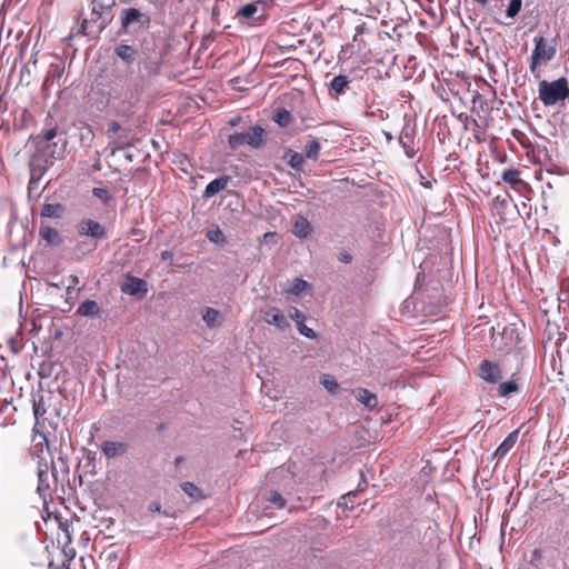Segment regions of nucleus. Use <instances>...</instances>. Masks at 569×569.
Instances as JSON below:
<instances>
[{
  "label": "nucleus",
  "mask_w": 569,
  "mask_h": 569,
  "mask_svg": "<svg viewBox=\"0 0 569 569\" xmlns=\"http://www.w3.org/2000/svg\"><path fill=\"white\" fill-rule=\"evenodd\" d=\"M305 159L306 158H305L303 153L290 151L288 164L296 170H301L302 166L305 163Z\"/></svg>",
  "instance_id": "cd10ccee"
},
{
  "label": "nucleus",
  "mask_w": 569,
  "mask_h": 569,
  "mask_svg": "<svg viewBox=\"0 0 569 569\" xmlns=\"http://www.w3.org/2000/svg\"><path fill=\"white\" fill-rule=\"evenodd\" d=\"M124 146H127L126 142H118L117 147L114 149H121L123 148Z\"/></svg>",
  "instance_id": "49530a36"
},
{
  "label": "nucleus",
  "mask_w": 569,
  "mask_h": 569,
  "mask_svg": "<svg viewBox=\"0 0 569 569\" xmlns=\"http://www.w3.org/2000/svg\"><path fill=\"white\" fill-rule=\"evenodd\" d=\"M349 79L345 74H338L332 78L329 83V93L331 97H339L345 94L347 89L349 88Z\"/></svg>",
  "instance_id": "ddd939ff"
},
{
  "label": "nucleus",
  "mask_w": 569,
  "mask_h": 569,
  "mask_svg": "<svg viewBox=\"0 0 569 569\" xmlns=\"http://www.w3.org/2000/svg\"><path fill=\"white\" fill-rule=\"evenodd\" d=\"M207 238L214 243H223L226 240L224 234L219 227L209 230Z\"/></svg>",
  "instance_id": "473e14b6"
},
{
  "label": "nucleus",
  "mask_w": 569,
  "mask_h": 569,
  "mask_svg": "<svg viewBox=\"0 0 569 569\" xmlns=\"http://www.w3.org/2000/svg\"><path fill=\"white\" fill-rule=\"evenodd\" d=\"M496 200H497V201H499V203H501V204H505V202H506V200H505V199L500 200V197H499V196L496 198Z\"/></svg>",
  "instance_id": "de8ad7c7"
},
{
  "label": "nucleus",
  "mask_w": 569,
  "mask_h": 569,
  "mask_svg": "<svg viewBox=\"0 0 569 569\" xmlns=\"http://www.w3.org/2000/svg\"><path fill=\"white\" fill-rule=\"evenodd\" d=\"M117 558H118V556H117V553H116V552H110V553H108V560H110V561H111L112 559L117 560Z\"/></svg>",
  "instance_id": "c03bdc74"
},
{
  "label": "nucleus",
  "mask_w": 569,
  "mask_h": 569,
  "mask_svg": "<svg viewBox=\"0 0 569 569\" xmlns=\"http://www.w3.org/2000/svg\"><path fill=\"white\" fill-rule=\"evenodd\" d=\"M29 452L37 468V491L43 501H46L48 497H51L52 485L58 482L59 476L61 475L63 479L64 476L68 475V467L63 459L59 458L60 471L58 470L50 453L48 438L39 429H33Z\"/></svg>",
  "instance_id": "f257e3e1"
},
{
  "label": "nucleus",
  "mask_w": 569,
  "mask_h": 569,
  "mask_svg": "<svg viewBox=\"0 0 569 569\" xmlns=\"http://www.w3.org/2000/svg\"><path fill=\"white\" fill-rule=\"evenodd\" d=\"M57 136V129L51 128L43 132L42 134H38L34 138V142L37 144L38 151L48 152L51 149L50 141L54 139Z\"/></svg>",
  "instance_id": "2eb2a0df"
},
{
  "label": "nucleus",
  "mask_w": 569,
  "mask_h": 569,
  "mask_svg": "<svg viewBox=\"0 0 569 569\" xmlns=\"http://www.w3.org/2000/svg\"><path fill=\"white\" fill-rule=\"evenodd\" d=\"M40 156L39 154H34V161L39 158Z\"/></svg>",
  "instance_id": "09e8293b"
},
{
  "label": "nucleus",
  "mask_w": 569,
  "mask_h": 569,
  "mask_svg": "<svg viewBox=\"0 0 569 569\" xmlns=\"http://www.w3.org/2000/svg\"><path fill=\"white\" fill-rule=\"evenodd\" d=\"M340 260L345 263H349L351 261V257L349 254H342Z\"/></svg>",
  "instance_id": "79ce46f5"
},
{
  "label": "nucleus",
  "mask_w": 569,
  "mask_h": 569,
  "mask_svg": "<svg viewBox=\"0 0 569 569\" xmlns=\"http://www.w3.org/2000/svg\"><path fill=\"white\" fill-rule=\"evenodd\" d=\"M320 383L323 386V388H326L330 393H335L337 392V390L339 389V383L338 381L336 380V378L331 375H328V373H323L321 377H320Z\"/></svg>",
  "instance_id": "bb28decb"
},
{
  "label": "nucleus",
  "mask_w": 569,
  "mask_h": 569,
  "mask_svg": "<svg viewBox=\"0 0 569 569\" xmlns=\"http://www.w3.org/2000/svg\"><path fill=\"white\" fill-rule=\"evenodd\" d=\"M263 134L264 130L260 126H254L246 132L231 134L228 142L232 149H237L243 144L259 148L263 143Z\"/></svg>",
  "instance_id": "20e7f679"
},
{
  "label": "nucleus",
  "mask_w": 569,
  "mask_h": 569,
  "mask_svg": "<svg viewBox=\"0 0 569 569\" xmlns=\"http://www.w3.org/2000/svg\"><path fill=\"white\" fill-rule=\"evenodd\" d=\"M519 389L517 380L511 379L509 381H505L499 385L498 387V393L502 397L509 396L513 392H517Z\"/></svg>",
  "instance_id": "a878e982"
},
{
  "label": "nucleus",
  "mask_w": 569,
  "mask_h": 569,
  "mask_svg": "<svg viewBox=\"0 0 569 569\" xmlns=\"http://www.w3.org/2000/svg\"><path fill=\"white\" fill-rule=\"evenodd\" d=\"M124 97L128 100V103L130 106L134 104L139 100V90H138V88L132 90V89H130V87H128Z\"/></svg>",
  "instance_id": "4c0bfd02"
},
{
  "label": "nucleus",
  "mask_w": 569,
  "mask_h": 569,
  "mask_svg": "<svg viewBox=\"0 0 569 569\" xmlns=\"http://www.w3.org/2000/svg\"><path fill=\"white\" fill-rule=\"evenodd\" d=\"M92 193L96 198L100 199L103 203L110 200L109 191L106 188H93Z\"/></svg>",
  "instance_id": "e433bc0d"
},
{
  "label": "nucleus",
  "mask_w": 569,
  "mask_h": 569,
  "mask_svg": "<svg viewBox=\"0 0 569 569\" xmlns=\"http://www.w3.org/2000/svg\"><path fill=\"white\" fill-rule=\"evenodd\" d=\"M260 2H251L243 6L236 14L239 20H250L252 19L259 11Z\"/></svg>",
  "instance_id": "5701e85b"
},
{
  "label": "nucleus",
  "mask_w": 569,
  "mask_h": 569,
  "mask_svg": "<svg viewBox=\"0 0 569 569\" xmlns=\"http://www.w3.org/2000/svg\"><path fill=\"white\" fill-rule=\"evenodd\" d=\"M201 318L206 326L210 329L217 328L222 325L223 317L218 309L206 307L201 311Z\"/></svg>",
  "instance_id": "9d476101"
},
{
  "label": "nucleus",
  "mask_w": 569,
  "mask_h": 569,
  "mask_svg": "<svg viewBox=\"0 0 569 569\" xmlns=\"http://www.w3.org/2000/svg\"><path fill=\"white\" fill-rule=\"evenodd\" d=\"M99 310L100 308L96 301L86 300L78 307L77 313L82 317H93L99 313Z\"/></svg>",
  "instance_id": "412c9836"
},
{
  "label": "nucleus",
  "mask_w": 569,
  "mask_h": 569,
  "mask_svg": "<svg viewBox=\"0 0 569 569\" xmlns=\"http://www.w3.org/2000/svg\"><path fill=\"white\" fill-rule=\"evenodd\" d=\"M149 511L151 512H160L161 511V505L160 502L158 501H152L149 507H148Z\"/></svg>",
  "instance_id": "a19ab883"
},
{
  "label": "nucleus",
  "mask_w": 569,
  "mask_h": 569,
  "mask_svg": "<svg viewBox=\"0 0 569 569\" xmlns=\"http://www.w3.org/2000/svg\"><path fill=\"white\" fill-rule=\"evenodd\" d=\"M522 1L521 0H510L508 8H507V16L509 18H515L520 9H521Z\"/></svg>",
  "instance_id": "f704fd0d"
},
{
  "label": "nucleus",
  "mask_w": 569,
  "mask_h": 569,
  "mask_svg": "<svg viewBox=\"0 0 569 569\" xmlns=\"http://www.w3.org/2000/svg\"><path fill=\"white\" fill-rule=\"evenodd\" d=\"M46 412L47 408L43 397H40L38 400H33V415L36 418V425L33 429H39L41 419H44Z\"/></svg>",
  "instance_id": "b1692460"
},
{
  "label": "nucleus",
  "mask_w": 569,
  "mask_h": 569,
  "mask_svg": "<svg viewBox=\"0 0 569 569\" xmlns=\"http://www.w3.org/2000/svg\"><path fill=\"white\" fill-rule=\"evenodd\" d=\"M78 232L81 236H88L94 239H101L104 237V228L94 220L84 219L78 224Z\"/></svg>",
  "instance_id": "39448f33"
},
{
  "label": "nucleus",
  "mask_w": 569,
  "mask_h": 569,
  "mask_svg": "<svg viewBox=\"0 0 569 569\" xmlns=\"http://www.w3.org/2000/svg\"><path fill=\"white\" fill-rule=\"evenodd\" d=\"M267 500L278 509L286 506V499L278 491H271Z\"/></svg>",
  "instance_id": "72a5a7b5"
},
{
  "label": "nucleus",
  "mask_w": 569,
  "mask_h": 569,
  "mask_svg": "<svg viewBox=\"0 0 569 569\" xmlns=\"http://www.w3.org/2000/svg\"><path fill=\"white\" fill-rule=\"evenodd\" d=\"M479 376L488 382H497L502 377L499 366L489 360L480 363Z\"/></svg>",
  "instance_id": "0eeeda50"
},
{
  "label": "nucleus",
  "mask_w": 569,
  "mask_h": 569,
  "mask_svg": "<svg viewBox=\"0 0 569 569\" xmlns=\"http://www.w3.org/2000/svg\"><path fill=\"white\" fill-rule=\"evenodd\" d=\"M311 231L312 228L308 219L303 216H298L293 226V234L300 239H306L310 236Z\"/></svg>",
  "instance_id": "f3484780"
},
{
  "label": "nucleus",
  "mask_w": 569,
  "mask_h": 569,
  "mask_svg": "<svg viewBox=\"0 0 569 569\" xmlns=\"http://www.w3.org/2000/svg\"><path fill=\"white\" fill-rule=\"evenodd\" d=\"M321 150L320 143L316 139H309L302 150L306 159L317 160Z\"/></svg>",
  "instance_id": "aec40b11"
},
{
  "label": "nucleus",
  "mask_w": 569,
  "mask_h": 569,
  "mask_svg": "<svg viewBox=\"0 0 569 569\" xmlns=\"http://www.w3.org/2000/svg\"><path fill=\"white\" fill-rule=\"evenodd\" d=\"M116 54L126 63H132L137 57V50L128 44H119L114 49Z\"/></svg>",
  "instance_id": "6ab92c4d"
},
{
  "label": "nucleus",
  "mask_w": 569,
  "mask_h": 569,
  "mask_svg": "<svg viewBox=\"0 0 569 569\" xmlns=\"http://www.w3.org/2000/svg\"><path fill=\"white\" fill-rule=\"evenodd\" d=\"M52 158H53L52 152H50V154L44 160L46 164H52Z\"/></svg>",
  "instance_id": "37998d69"
},
{
  "label": "nucleus",
  "mask_w": 569,
  "mask_h": 569,
  "mask_svg": "<svg viewBox=\"0 0 569 569\" xmlns=\"http://www.w3.org/2000/svg\"><path fill=\"white\" fill-rule=\"evenodd\" d=\"M356 400L362 403L367 409L375 410L378 407L377 396L366 388H357L352 390Z\"/></svg>",
  "instance_id": "6e6552de"
},
{
  "label": "nucleus",
  "mask_w": 569,
  "mask_h": 569,
  "mask_svg": "<svg viewBox=\"0 0 569 569\" xmlns=\"http://www.w3.org/2000/svg\"><path fill=\"white\" fill-rule=\"evenodd\" d=\"M538 94L540 101L545 106H553L569 97L568 80L563 77L555 80H542L538 87Z\"/></svg>",
  "instance_id": "f03ea898"
},
{
  "label": "nucleus",
  "mask_w": 569,
  "mask_h": 569,
  "mask_svg": "<svg viewBox=\"0 0 569 569\" xmlns=\"http://www.w3.org/2000/svg\"><path fill=\"white\" fill-rule=\"evenodd\" d=\"M273 120L280 126V127H287L291 121V114L288 110L281 109L279 110L274 117Z\"/></svg>",
  "instance_id": "c85d7f7f"
},
{
  "label": "nucleus",
  "mask_w": 569,
  "mask_h": 569,
  "mask_svg": "<svg viewBox=\"0 0 569 569\" xmlns=\"http://www.w3.org/2000/svg\"><path fill=\"white\" fill-rule=\"evenodd\" d=\"M64 212V207L59 203H44L40 210V216L43 218L59 219Z\"/></svg>",
  "instance_id": "a211bd4d"
},
{
  "label": "nucleus",
  "mask_w": 569,
  "mask_h": 569,
  "mask_svg": "<svg viewBox=\"0 0 569 569\" xmlns=\"http://www.w3.org/2000/svg\"><path fill=\"white\" fill-rule=\"evenodd\" d=\"M127 449L128 445L121 441H104L101 445V451L109 459L123 455Z\"/></svg>",
  "instance_id": "f8f14e48"
},
{
  "label": "nucleus",
  "mask_w": 569,
  "mask_h": 569,
  "mask_svg": "<svg viewBox=\"0 0 569 569\" xmlns=\"http://www.w3.org/2000/svg\"><path fill=\"white\" fill-rule=\"evenodd\" d=\"M263 320L280 330H284L290 326L282 311L276 307H269L263 310Z\"/></svg>",
  "instance_id": "423d86ee"
},
{
  "label": "nucleus",
  "mask_w": 569,
  "mask_h": 569,
  "mask_svg": "<svg viewBox=\"0 0 569 569\" xmlns=\"http://www.w3.org/2000/svg\"><path fill=\"white\" fill-rule=\"evenodd\" d=\"M120 131H121V126L118 121L109 122V124H108V134L109 136H114Z\"/></svg>",
  "instance_id": "ea45409f"
},
{
  "label": "nucleus",
  "mask_w": 569,
  "mask_h": 569,
  "mask_svg": "<svg viewBox=\"0 0 569 569\" xmlns=\"http://www.w3.org/2000/svg\"><path fill=\"white\" fill-rule=\"evenodd\" d=\"M502 180L510 184L520 182L519 171L517 169H507L502 172Z\"/></svg>",
  "instance_id": "7c9ffc66"
},
{
  "label": "nucleus",
  "mask_w": 569,
  "mask_h": 569,
  "mask_svg": "<svg viewBox=\"0 0 569 569\" xmlns=\"http://www.w3.org/2000/svg\"><path fill=\"white\" fill-rule=\"evenodd\" d=\"M229 180H230V178L224 176V177H220V178H217V179L210 181L204 189L203 197L211 198L214 194H217L218 192H220L221 190L226 189Z\"/></svg>",
  "instance_id": "dca6fc26"
},
{
  "label": "nucleus",
  "mask_w": 569,
  "mask_h": 569,
  "mask_svg": "<svg viewBox=\"0 0 569 569\" xmlns=\"http://www.w3.org/2000/svg\"><path fill=\"white\" fill-rule=\"evenodd\" d=\"M297 328H298V331L300 335H302L307 338H310V339H316V337H317L316 332L313 331V329L307 327L305 325V321L299 320Z\"/></svg>",
  "instance_id": "c9c22d12"
},
{
  "label": "nucleus",
  "mask_w": 569,
  "mask_h": 569,
  "mask_svg": "<svg viewBox=\"0 0 569 569\" xmlns=\"http://www.w3.org/2000/svg\"><path fill=\"white\" fill-rule=\"evenodd\" d=\"M307 288H308L307 281H305V280H302L300 278H296L293 280L292 286L287 290V292L292 293V295H300Z\"/></svg>",
  "instance_id": "2f4dec72"
},
{
  "label": "nucleus",
  "mask_w": 569,
  "mask_h": 569,
  "mask_svg": "<svg viewBox=\"0 0 569 569\" xmlns=\"http://www.w3.org/2000/svg\"><path fill=\"white\" fill-rule=\"evenodd\" d=\"M399 142L400 144L402 146V148L405 149L406 151V154L408 157H412L413 156V148H412V136L410 133L409 130H402L400 137H399Z\"/></svg>",
  "instance_id": "393cba45"
},
{
  "label": "nucleus",
  "mask_w": 569,
  "mask_h": 569,
  "mask_svg": "<svg viewBox=\"0 0 569 569\" xmlns=\"http://www.w3.org/2000/svg\"><path fill=\"white\" fill-rule=\"evenodd\" d=\"M121 290L126 295L134 296L138 293L147 292V283L144 280L130 277L128 280L121 286Z\"/></svg>",
  "instance_id": "9b49d317"
},
{
  "label": "nucleus",
  "mask_w": 569,
  "mask_h": 569,
  "mask_svg": "<svg viewBox=\"0 0 569 569\" xmlns=\"http://www.w3.org/2000/svg\"><path fill=\"white\" fill-rule=\"evenodd\" d=\"M274 237V233L273 232H267L264 233L263 238L264 240H270V238H273Z\"/></svg>",
  "instance_id": "a18cd8bd"
},
{
  "label": "nucleus",
  "mask_w": 569,
  "mask_h": 569,
  "mask_svg": "<svg viewBox=\"0 0 569 569\" xmlns=\"http://www.w3.org/2000/svg\"><path fill=\"white\" fill-rule=\"evenodd\" d=\"M39 234L49 244H58L60 242L59 232L49 226H41L39 229Z\"/></svg>",
  "instance_id": "4be33fe9"
},
{
  "label": "nucleus",
  "mask_w": 569,
  "mask_h": 569,
  "mask_svg": "<svg viewBox=\"0 0 569 569\" xmlns=\"http://www.w3.org/2000/svg\"><path fill=\"white\" fill-rule=\"evenodd\" d=\"M518 436L519 433L517 430L510 432L493 452V458L498 460L505 458L508 455V452L515 447L518 440Z\"/></svg>",
  "instance_id": "4468645a"
},
{
  "label": "nucleus",
  "mask_w": 569,
  "mask_h": 569,
  "mask_svg": "<svg viewBox=\"0 0 569 569\" xmlns=\"http://www.w3.org/2000/svg\"><path fill=\"white\" fill-rule=\"evenodd\" d=\"M289 317L296 321V325H298V321H305V315L297 308H292V310L289 312Z\"/></svg>",
  "instance_id": "58836bf2"
},
{
  "label": "nucleus",
  "mask_w": 569,
  "mask_h": 569,
  "mask_svg": "<svg viewBox=\"0 0 569 569\" xmlns=\"http://www.w3.org/2000/svg\"><path fill=\"white\" fill-rule=\"evenodd\" d=\"M121 26L123 29H129L132 24H142L143 14L136 8H126L121 11Z\"/></svg>",
  "instance_id": "1a4fd4ad"
},
{
  "label": "nucleus",
  "mask_w": 569,
  "mask_h": 569,
  "mask_svg": "<svg viewBox=\"0 0 569 569\" xmlns=\"http://www.w3.org/2000/svg\"><path fill=\"white\" fill-rule=\"evenodd\" d=\"M535 49L531 56L530 70L533 72L536 68L543 62L552 60L557 52V46L555 41L547 42L543 37H536Z\"/></svg>",
  "instance_id": "7ed1b4c3"
},
{
  "label": "nucleus",
  "mask_w": 569,
  "mask_h": 569,
  "mask_svg": "<svg viewBox=\"0 0 569 569\" xmlns=\"http://www.w3.org/2000/svg\"><path fill=\"white\" fill-rule=\"evenodd\" d=\"M181 488L189 497L193 499L201 498V491L194 483L187 481L181 485Z\"/></svg>",
  "instance_id": "c756f323"
}]
</instances>
